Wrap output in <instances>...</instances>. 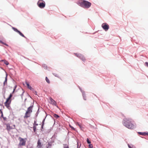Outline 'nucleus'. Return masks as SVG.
<instances>
[{"label": "nucleus", "mask_w": 148, "mask_h": 148, "mask_svg": "<svg viewBox=\"0 0 148 148\" xmlns=\"http://www.w3.org/2000/svg\"><path fill=\"white\" fill-rule=\"evenodd\" d=\"M122 124L130 130H133L136 127V124L133 123L132 119L130 118H125L123 119Z\"/></svg>", "instance_id": "obj_1"}, {"label": "nucleus", "mask_w": 148, "mask_h": 148, "mask_svg": "<svg viewBox=\"0 0 148 148\" xmlns=\"http://www.w3.org/2000/svg\"><path fill=\"white\" fill-rule=\"evenodd\" d=\"M78 4L84 8H88L91 6V3L87 1L83 0L79 2Z\"/></svg>", "instance_id": "obj_2"}, {"label": "nucleus", "mask_w": 148, "mask_h": 148, "mask_svg": "<svg viewBox=\"0 0 148 148\" xmlns=\"http://www.w3.org/2000/svg\"><path fill=\"white\" fill-rule=\"evenodd\" d=\"M33 106H31L28 107L25 114L24 118L27 119L30 116L32 112Z\"/></svg>", "instance_id": "obj_3"}, {"label": "nucleus", "mask_w": 148, "mask_h": 148, "mask_svg": "<svg viewBox=\"0 0 148 148\" xmlns=\"http://www.w3.org/2000/svg\"><path fill=\"white\" fill-rule=\"evenodd\" d=\"M37 4L38 6L42 9L44 8L45 5V3L43 0H39Z\"/></svg>", "instance_id": "obj_4"}, {"label": "nucleus", "mask_w": 148, "mask_h": 148, "mask_svg": "<svg viewBox=\"0 0 148 148\" xmlns=\"http://www.w3.org/2000/svg\"><path fill=\"white\" fill-rule=\"evenodd\" d=\"M26 138L23 139L21 137L19 138V146H24L25 145V143L26 142Z\"/></svg>", "instance_id": "obj_5"}, {"label": "nucleus", "mask_w": 148, "mask_h": 148, "mask_svg": "<svg viewBox=\"0 0 148 148\" xmlns=\"http://www.w3.org/2000/svg\"><path fill=\"white\" fill-rule=\"evenodd\" d=\"M101 27L106 31H108L109 28V25L106 23H103L101 25Z\"/></svg>", "instance_id": "obj_6"}, {"label": "nucleus", "mask_w": 148, "mask_h": 148, "mask_svg": "<svg viewBox=\"0 0 148 148\" xmlns=\"http://www.w3.org/2000/svg\"><path fill=\"white\" fill-rule=\"evenodd\" d=\"M75 54L77 57L80 58L84 62H85L86 60L85 58L82 55L79 53H75Z\"/></svg>", "instance_id": "obj_7"}, {"label": "nucleus", "mask_w": 148, "mask_h": 148, "mask_svg": "<svg viewBox=\"0 0 148 148\" xmlns=\"http://www.w3.org/2000/svg\"><path fill=\"white\" fill-rule=\"evenodd\" d=\"M10 100H8L7 99L6 102L5 103V106L8 109H9L10 108Z\"/></svg>", "instance_id": "obj_8"}, {"label": "nucleus", "mask_w": 148, "mask_h": 148, "mask_svg": "<svg viewBox=\"0 0 148 148\" xmlns=\"http://www.w3.org/2000/svg\"><path fill=\"white\" fill-rule=\"evenodd\" d=\"M12 29H13V30L15 32L18 33L21 36H22L24 37V38H25L24 35L22 34L20 32L18 31L17 29L14 27H12Z\"/></svg>", "instance_id": "obj_9"}, {"label": "nucleus", "mask_w": 148, "mask_h": 148, "mask_svg": "<svg viewBox=\"0 0 148 148\" xmlns=\"http://www.w3.org/2000/svg\"><path fill=\"white\" fill-rule=\"evenodd\" d=\"M7 129L8 130H10L11 129H14L15 128V125H13L12 127H11L9 125H6Z\"/></svg>", "instance_id": "obj_10"}, {"label": "nucleus", "mask_w": 148, "mask_h": 148, "mask_svg": "<svg viewBox=\"0 0 148 148\" xmlns=\"http://www.w3.org/2000/svg\"><path fill=\"white\" fill-rule=\"evenodd\" d=\"M42 145L41 143L40 142V140H38L37 143V148H42Z\"/></svg>", "instance_id": "obj_11"}, {"label": "nucleus", "mask_w": 148, "mask_h": 148, "mask_svg": "<svg viewBox=\"0 0 148 148\" xmlns=\"http://www.w3.org/2000/svg\"><path fill=\"white\" fill-rule=\"evenodd\" d=\"M50 102L51 103L54 105H56V101L54 100L53 99H52L51 98L50 99Z\"/></svg>", "instance_id": "obj_12"}, {"label": "nucleus", "mask_w": 148, "mask_h": 148, "mask_svg": "<svg viewBox=\"0 0 148 148\" xmlns=\"http://www.w3.org/2000/svg\"><path fill=\"white\" fill-rule=\"evenodd\" d=\"M138 133L140 135L145 136L147 135H148V132H138Z\"/></svg>", "instance_id": "obj_13"}, {"label": "nucleus", "mask_w": 148, "mask_h": 148, "mask_svg": "<svg viewBox=\"0 0 148 148\" xmlns=\"http://www.w3.org/2000/svg\"><path fill=\"white\" fill-rule=\"evenodd\" d=\"M80 90L82 92V95H83V96L84 99V100H86V96H85V94L84 92L82 91L81 89H80Z\"/></svg>", "instance_id": "obj_14"}, {"label": "nucleus", "mask_w": 148, "mask_h": 148, "mask_svg": "<svg viewBox=\"0 0 148 148\" xmlns=\"http://www.w3.org/2000/svg\"><path fill=\"white\" fill-rule=\"evenodd\" d=\"M26 84L27 87L30 89L31 90L32 87L29 85V84L27 82H26Z\"/></svg>", "instance_id": "obj_15"}, {"label": "nucleus", "mask_w": 148, "mask_h": 148, "mask_svg": "<svg viewBox=\"0 0 148 148\" xmlns=\"http://www.w3.org/2000/svg\"><path fill=\"white\" fill-rule=\"evenodd\" d=\"M7 75H6V76L5 77V80L3 82V85L4 86L5 85V84H6L7 83Z\"/></svg>", "instance_id": "obj_16"}, {"label": "nucleus", "mask_w": 148, "mask_h": 148, "mask_svg": "<svg viewBox=\"0 0 148 148\" xmlns=\"http://www.w3.org/2000/svg\"><path fill=\"white\" fill-rule=\"evenodd\" d=\"M2 61L5 64H6L7 65H8L9 64L8 62V61H6L5 60H2Z\"/></svg>", "instance_id": "obj_17"}, {"label": "nucleus", "mask_w": 148, "mask_h": 148, "mask_svg": "<svg viewBox=\"0 0 148 148\" xmlns=\"http://www.w3.org/2000/svg\"><path fill=\"white\" fill-rule=\"evenodd\" d=\"M128 146L129 148H132L134 147V145L132 144H128Z\"/></svg>", "instance_id": "obj_18"}, {"label": "nucleus", "mask_w": 148, "mask_h": 148, "mask_svg": "<svg viewBox=\"0 0 148 148\" xmlns=\"http://www.w3.org/2000/svg\"><path fill=\"white\" fill-rule=\"evenodd\" d=\"M45 80L47 83L48 84H49L50 83V81L47 77H46Z\"/></svg>", "instance_id": "obj_19"}, {"label": "nucleus", "mask_w": 148, "mask_h": 148, "mask_svg": "<svg viewBox=\"0 0 148 148\" xmlns=\"http://www.w3.org/2000/svg\"><path fill=\"white\" fill-rule=\"evenodd\" d=\"M12 94H10L9 96V97L7 99L8 100H10V99L11 98V97H12Z\"/></svg>", "instance_id": "obj_20"}, {"label": "nucleus", "mask_w": 148, "mask_h": 148, "mask_svg": "<svg viewBox=\"0 0 148 148\" xmlns=\"http://www.w3.org/2000/svg\"><path fill=\"white\" fill-rule=\"evenodd\" d=\"M64 148H69L68 145L66 144L64 145Z\"/></svg>", "instance_id": "obj_21"}, {"label": "nucleus", "mask_w": 148, "mask_h": 148, "mask_svg": "<svg viewBox=\"0 0 148 148\" xmlns=\"http://www.w3.org/2000/svg\"><path fill=\"white\" fill-rule=\"evenodd\" d=\"M0 42L7 46H8V45L6 44V43H4L1 40H0Z\"/></svg>", "instance_id": "obj_22"}, {"label": "nucleus", "mask_w": 148, "mask_h": 148, "mask_svg": "<svg viewBox=\"0 0 148 148\" xmlns=\"http://www.w3.org/2000/svg\"><path fill=\"white\" fill-rule=\"evenodd\" d=\"M54 116L56 118H58L59 117V116L56 114L54 115Z\"/></svg>", "instance_id": "obj_23"}, {"label": "nucleus", "mask_w": 148, "mask_h": 148, "mask_svg": "<svg viewBox=\"0 0 148 148\" xmlns=\"http://www.w3.org/2000/svg\"><path fill=\"white\" fill-rule=\"evenodd\" d=\"M33 129L34 132L36 131V127L35 126H33Z\"/></svg>", "instance_id": "obj_24"}, {"label": "nucleus", "mask_w": 148, "mask_h": 148, "mask_svg": "<svg viewBox=\"0 0 148 148\" xmlns=\"http://www.w3.org/2000/svg\"><path fill=\"white\" fill-rule=\"evenodd\" d=\"M89 147L90 148H92L93 147L92 145L90 144L89 145Z\"/></svg>", "instance_id": "obj_25"}, {"label": "nucleus", "mask_w": 148, "mask_h": 148, "mask_svg": "<svg viewBox=\"0 0 148 148\" xmlns=\"http://www.w3.org/2000/svg\"><path fill=\"white\" fill-rule=\"evenodd\" d=\"M87 142L88 143V144H90L91 143L90 141L88 139V138H87Z\"/></svg>", "instance_id": "obj_26"}, {"label": "nucleus", "mask_w": 148, "mask_h": 148, "mask_svg": "<svg viewBox=\"0 0 148 148\" xmlns=\"http://www.w3.org/2000/svg\"><path fill=\"white\" fill-rule=\"evenodd\" d=\"M43 67L45 69H47V66L46 65H44L43 66Z\"/></svg>", "instance_id": "obj_27"}, {"label": "nucleus", "mask_w": 148, "mask_h": 148, "mask_svg": "<svg viewBox=\"0 0 148 148\" xmlns=\"http://www.w3.org/2000/svg\"><path fill=\"white\" fill-rule=\"evenodd\" d=\"M69 126L73 130H75V128L72 126L71 125H69Z\"/></svg>", "instance_id": "obj_28"}, {"label": "nucleus", "mask_w": 148, "mask_h": 148, "mask_svg": "<svg viewBox=\"0 0 148 148\" xmlns=\"http://www.w3.org/2000/svg\"><path fill=\"white\" fill-rule=\"evenodd\" d=\"M38 125V124H36V121H34V126H36Z\"/></svg>", "instance_id": "obj_29"}, {"label": "nucleus", "mask_w": 148, "mask_h": 148, "mask_svg": "<svg viewBox=\"0 0 148 148\" xmlns=\"http://www.w3.org/2000/svg\"><path fill=\"white\" fill-rule=\"evenodd\" d=\"M146 66L148 67V62H146L145 63Z\"/></svg>", "instance_id": "obj_30"}, {"label": "nucleus", "mask_w": 148, "mask_h": 148, "mask_svg": "<svg viewBox=\"0 0 148 148\" xmlns=\"http://www.w3.org/2000/svg\"><path fill=\"white\" fill-rule=\"evenodd\" d=\"M51 145H50L49 143L48 144V146L47 147V148H50Z\"/></svg>", "instance_id": "obj_31"}, {"label": "nucleus", "mask_w": 148, "mask_h": 148, "mask_svg": "<svg viewBox=\"0 0 148 148\" xmlns=\"http://www.w3.org/2000/svg\"><path fill=\"white\" fill-rule=\"evenodd\" d=\"M77 125H78L81 129H82L81 126L78 123H77Z\"/></svg>", "instance_id": "obj_32"}, {"label": "nucleus", "mask_w": 148, "mask_h": 148, "mask_svg": "<svg viewBox=\"0 0 148 148\" xmlns=\"http://www.w3.org/2000/svg\"><path fill=\"white\" fill-rule=\"evenodd\" d=\"M16 87V86H15L14 89L13 91V93L14 92V91Z\"/></svg>", "instance_id": "obj_33"}, {"label": "nucleus", "mask_w": 148, "mask_h": 148, "mask_svg": "<svg viewBox=\"0 0 148 148\" xmlns=\"http://www.w3.org/2000/svg\"><path fill=\"white\" fill-rule=\"evenodd\" d=\"M45 120V119H44L43 120V121H42V126H43V124H44V122Z\"/></svg>", "instance_id": "obj_34"}, {"label": "nucleus", "mask_w": 148, "mask_h": 148, "mask_svg": "<svg viewBox=\"0 0 148 148\" xmlns=\"http://www.w3.org/2000/svg\"><path fill=\"white\" fill-rule=\"evenodd\" d=\"M37 92L36 91H35V94L36 95H37Z\"/></svg>", "instance_id": "obj_35"}, {"label": "nucleus", "mask_w": 148, "mask_h": 148, "mask_svg": "<svg viewBox=\"0 0 148 148\" xmlns=\"http://www.w3.org/2000/svg\"><path fill=\"white\" fill-rule=\"evenodd\" d=\"M55 75L56 76V77H57V74H56V75Z\"/></svg>", "instance_id": "obj_36"}, {"label": "nucleus", "mask_w": 148, "mask_h": 148, "mask_svg": "<svg viewBox=\"0 0 148 148\" xmlns=\"http://www.w3.org/2000/svg\"><path fill=\"white\" fill-rule=\"evenodd\" d=\"M23 93H22V95H23Z\"/></svg>", "instance_id": "obj_37"}]
</instances>
